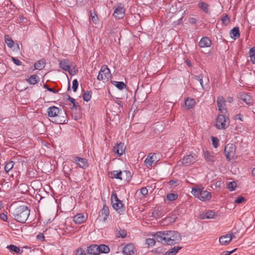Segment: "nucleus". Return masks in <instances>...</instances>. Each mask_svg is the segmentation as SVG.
Instances as JSON below:
<instances>
[{"label": "nucleus", "mask_w": 255, "mask_h": 255, "mask_svg": "<svg viewBox=\"0 0 255 255\" xmlns=\"http://www.w3.org/2000/svg\"><path fill=\"white\" fill-rule=\"evenodd\" d=\"M154 237L157 242L168 245H175L181 239L180 234L174 231L157 232Z\"/></svg>", "instance_id": "nucleus-1"}, {"label": "nucleus", "mask_w": 255, "mask_h": 255, "mask_svg": "<svg viewBox=\"0 0 255 255\" xmlns=\"http://www.w3.org/2000/svg\"><path fill=\"white\" fill-rule=\"evenodd\" d=\"M48 116L54 118V122L57 124H64L67 120L66 113L55 106H51L47 109Z\"/></svg>", "instance_id": "nucleus-2"}, {"label": "nucleus", "mask_w": 255, "mask_h": 255, "mask_svg": "<svg viewBox=\"0 0 255 255\" xmlns=\"http://www.w3.org/2000/svg\"><path fill=\"white\" fill-rule=\"evenodd\" d=\"M30 210L24 205L20 206L15 208L12 212L14 219L17 222L24 223L30 215Z\"/></svg>", "instance_id": "nucleus-3"}, {"label": "nucleus", "mask_w": 255, "mask_h": 255, "mask_svg": "<svg viewBox=\"0 0 255 255\" xmlns=\"http://www.w3.org/2000/svg\"><path fill=\"white\" fill-rule=\"evenodd\" d=\"M192 193L194 196L202 201H208L212 197L210 192L204 190L203 188L193 189Z\"/></svg>", "instance_id": "nucleus-4"}, {"label": "nucleus", "mask_w": 255, "mask_h": 255, "mask_svg": "<svg viewBox=\"0 0 255 255\" xmlns=\"http://www.w3.org/2000/svg\"><path fill=\"white\" fill-rule=\"evenodd\" d=\"M111 202L113 207L119 213L123 212L125 211L124 205L120 200L116 193H113L111 196Z\"/></svg>", "instance_id": "nucleus-5"}, {"label": "nucleus", "mask_w": 255, "mask_h": 255, "mask_svg": "<svg viewBox=\"0 0 255 255\" xmlns=\"http://www.w3.org/2000/svg\"><path fill=\"white\" fill-rule=\"evenodd\" d=\"M229 125V119L224 115H219L216 119V127L219 129H226Z\"/></svg>", "instance_id": "nucleus-6"}, {"label": "nucleus", "mask_w": 255, "mask_h": 255, "mask_svg": "<svg viewBox=\"0 0 255 255\" xmlns=\"http://www.w3.org/2000/svg\"><path fill=\"white\" fill-rule=\"evenodd\" d=\"M224 153L228 161L233 159L236 154V146L233 143H228L225 146Z\"/></svg>", "instance_id": "nucleus-7"}, {"label": "nucleus", "mask_w": 255, "mask_h": 255, "mask_svg": "<svg viewBox=\"0 0 255 255\" xmlns=\"http://www.w3.org/2000/svg\"><path fill=\"white\" fill-rule=\"evenodd\" d=\"M111 76V72L107 65H104L102 66L99 74L97 76V79L99 81L108 80Z\"/></svg>", "instance_id": "nucleus-8"}, {"label": "nucleus", "mask_w": 255, "mask_h": 255, "mask_svg": "<svg viewBox=\"0 0 255 255\" xmlns=\"http://www.w3.org/2000/svg\"><path fill=\"white\" fill-rule=\"evenodd\" d=\"M72 161L76 164L79 167L85 169L89 166L87 159L79 156L72 157Z\"/></svg>", "instance_id": "nucleus-9"}, {"label": "nucleus", "mask_w": 255, "mask_h": 255, "mask_svg": "<svg viewBox=\"0 0 255 255\" xmlns=\"http://www.w3.org/2000/svg\"><path fill=\"white\" fill-rule=\"evenodd\" d=\"M217 105L219 111L223 114L227 113V110L226 108V100L222 96H219L217 97Z\"/></svg>", "instance_id": "nucleus-10"}, {"label": "nucleus", "mask_w": 255, "mask_h": 255, "mask_svg": "<svg viewBox=\"0 0 255 255\" xmlns=\"http://www.w3.org/2000/svg\"><path fill=\"white\" fill-rule=\"evenodd\" d=\"M235 237V235L232 233L222 236L219 238L220 243L222 245L226 246L228 245Z\"/></svg>", "instance_id": "nucleus-11"}, {"label": "nucleus", "mask_w": 255, "mask_h": 255, "mask_svg": "<svg viewBox=\"0 0 255 255\" xmlns=\"http://www.w3.org/2000/svg\"><path fill=\"white\" fill-rule=\"evenodd\" d=\"M114 8L115 10L113 15L116 18L120 19L122 18L124 16L125 9L121 4H120L118 7H114Z\"/></svg>", "instance_id": "nucleus-12"}, {"label": "nucleus", "mask_w": 255, "mask_h": 255, "mask_svg": "<svg viewBox=\"0 0 255 255\" xmlns=\"http://www.w3.org/2000/svg\"><path fill=\"white\" fill-rule=\"evenodd\" d=\"M196 160V157L191 154H189L184 156L182 159V163L185 166H189L194 163Z\"/></svg>", "instance_id": "nucleus-13"}, {"label": "nucleus", "mask_w": 255, "mask_h": 255, "mask_svg": "<svg viewBox=\"0 0 255 255\" xmlns=\"http://www.w3.org/2000/svg\"><path fill=\"white\" fill-rule=\"evenodd\" d=\"M114 152L119 156L122 155L125 150V146L124 143L120 142L116 144L113 149Z\"/></svg>", "instance_id": "nucleus-14"}, {"label": "nucleus", "mask_w": 255, "mask_h": 255, "mask_svg": "<svg viewBox=\"0 0 255 255\" xmlns=\"http://www.w3.org/2000/svg\"><path fill=\"white\" fill-rule=\"evenodd\" d=\"M109 215V207L104 205L102 209L99 212V218H101L103 222H106L107 220V217Z\"/></svg>", "instance_id": "nucleus-15"}, {"label": "nucleus", "mask_w": 255, "mask_h": 255, "mask_svg": "<svg viewBox=\"0 0 255 255\" xmlns=\"http://www.w3.org/2000/svg\"><path fill=\"white\" fill-rule=\"evenodd\" d=\"M59 67L62 70L68 72L70 75H72L69 62L68 60L63 59L61 60L59 62Z\"/></svg>", "instance_id": "nucleus-16"}, {"label": "nucleus", "mask_w": 255, "mask_h": 255, "mask_svg": "<svg viewBox=\"0 0 255 255\" xmlns=\"http://www.w3.org/2000/svg\"><path fill=\"white\" fill-rule=\"evenodd\" d=\"M239 97L243 100L246 104L251 105L253 104V100L252 97L248 94L245 93H241L239 95Z\"/></svg>", "instance_id": "nucleus-17"}, {"label": "nucleus", "mask_w": 255, "mask_h": 255, "mask_svg": "<svg viewBox=\"0 0 255 255\" xmlns=\"http://www.w3.org/2000/svg\"><path fill=\"white\" fill-rule=\"evenodd\" d=\"M125 255H133L134 253V248L132 244H129L126 246L123 250Z\"/></svg>", "instance_id": "nucleus-18"}, {"label": "nucleus", "mask_w": 255, "mask_h": 255, "mask_svg": "<svg viewBox=\"0 0 255 255\" xmlns=\"http://www.w3.org/2000/svg\"><path fill=\"white\" fill-rule=\"evenodd\" d=\"M123 172L121 170H114L109 172L110 177L112 178H116L120 180H127L122 177Z\"/></svg>", "instance_id": "nucleus-19"}, {"label": "nucleus", "mask_w": 255, "mask_h": 255, "mask_svg": "<svg viewBox=\"0 0 255 255\" xmlns=\"http://www.w3.org/2000/svg\"><path fill=\"white\" fill-rule=\"evenodd\" d=\"M211 40L207 37H203L199 42V45L201 48L209 47L211 45Z\"/></svg>", "instance_id": "nucleus-20"}, {"label": "nucleus", "mask_w": 255, "mask_h": 255, "mask_svg": "<svg viewBox=\"0 0 255 255\" xmlns=\"http://www.w3.org/2000/svg\"><path fill=\"white\" fill-rule=\"evenodd\" d=\"M87 217L83 214L80 213L75 215L74 217V221L77 224H81L84 223L87 220Z\"/></svg>", "instance_id": "nucleus-21"}, {"label": "nucleus", "mask_w": 255, "mask_h": 255, "mask_svg": "<svg viewBox=\"0 0 255 255\" xmlns=\"http://www.w3.org/2000/svg\"><path fill=\"white\" fill-rule=\"evenodd\" d=\"M155 156V154L149 153L146 158L144 160V163L147 167L152 166L153 163L155 161V160L153 159Z\"/></svg>", "instance_id": "nucleus-22"}, {"label": "nucleus", "mask_w": 255, "mask_h": 255, "mask_svg": "<svg viewBox=\"0 0 255 255\" xmlns=\"http://www.w3.org/2000/svg\"><path fill=\"white\" fill-rule=\"evenodd\" d=\"M216 215L214 212L212 211H209L205 213H203L200 215V218L201 219H213Z\"/></svg>", "instance_id": "nucleus-23"}, {"label": "nucleus", "mask_w": 255, "mask_h": 255, "mask_svg": "<svg viewBox=\"0 0 255 255\" xmlns=\"http://www.w3.org/2000/svg\"><path fill=\"white\" fill-rule=\"evenodd\" d=\"M86 252L88 254L92 255H98V250L97 245H91L87 247Z\"/></svg>", "instance_id": "nucleus-24"}, {"label": "nucleus", "mask_w": 255, "mask_h": 255, "mask_svg": "<svg viewBox=\"0 0 255 255\" xmlns=\"http://www.w3.org/2000/svg\"><path fill=\"white\" fill-rule=\"evenodd\" d=\"M97 250H98V255L101 253L107 254L110 251L109 246L104 244L97 245Z\"/></svg>", "instance_id": "nucleus-25"}, {"label": "nucleus", "mask_w": 255, "mask_h": 255, "mask_svg": "<svg viewBox=\"0 0 255 255\" xmlns=\"http://www.w3.org/2000/svg\"><path fill=\"white\" fill-rule=\"evenodd\" d=\"M230 36L234 39L238 38L240 36L239 28L238 27H234L230 31Z\"/></svg>", "instance_id": "nucleus-26"}, {"label": "nucleus", "mask_w": 255, "mask_h": 255, "mask_svg": "<svg viewBox=\"0 0 255 255\" xmlns=\"http://www.w3.org/2000/svg\"><path fill=\"white\" fill-rule=\"evenodd\" d=\"M209 6L207 3L203 1H199L198 3V7L207 14L209 13Z\"/></svg>", "instance_id": "nucleus-27"}, {"label": "nucleus", "mask_w": 255, "mask_h": 255, "mask_svg": "<svg viewBox=\"0 0 255 255\" xmlns=\"http://www.w3.org/2000/svg\"><path fill=\"white\" fill-rule=\"evenodd\" d=\"M195 101L194 99L188 98L185 101V105L188 109H191L194 107Z\"/></svg>", "instance_id": "nucleus-28"}, {"label": "nucleus", "mask_w": 255, "mask_h": 255, "mask_svg": "<svg viewBox=\"0 0 255 255\" xmlns=\"http://www.w3.org/2000/svg\"><path fill=\"white\" fill-rule=\"evenodd\" d=\"M45 66V60L44 59H40L34 64V68L36 70H41Z\"/></svg>", "instance_id": "nucleus-29"}, {"label": "nucleus", "mask_w": 255, "mask_h": 255, "mask_svg": "<svg viewBox=\"0 0 255 255\" xmlns=\"http://www.w3.org/2000/svg\"><path fill=\"white\" fill-rule=\"evenodd\" d=\"M204 157L207 161L214 162L215 161V156L209 151H206L204 152Z\"/></svg>", "instance_id": "nucleus-30"}, {"label": "nucleus", "mask_w": 255, "mask_h": 255, "mask_svg": "<svg viewBox=\"0 0 255 255\" xmlns=\"http://www.w3.org/2000/svg\"><path fill=\"white\" fill-rule=\"evenodd\" d=\"M27 81L32 85H35L39 81V78L36 75H32L27 80Z\"/></svg>", "instance_id": "nucleus-31"}, {"label": "nucleus", "mask_w": 255, "mask_h": 255, "mask_svg": "<svg viewBox=\"0 0 255 255\" xmlns=\"http://www.w3.org/2000/svg\"><path fill=\"white\" fill-rule=\"evenodd\" d=\"M181 249V248L179 247H174L172 249L167 251L164 255H176L179 250Z\"/></svg>", "instance_id": "nucleus-32"}, {"label": "nucleus", "mask_w": 255, "mask_h": 255, "mask_svg": "<svg viewBox=\"0 0 255 255\" xmlns=\"http://www.w3.org/2000/svg\"><path fill=\"white\" fill-rule=\"evenodd\" d=\"M127 231L125 229L119 228L117 230L116 236L118 238H124L127 236Z\"/></svg>", "instance_id": "nucleus-33"}, {"label": "nucleus", "mask_w": 255, "mask_h": 255, "mask_svg": "<svg viewBox=\"0 0 255 255\" xmlns=\"http://www.w3.org/2000/svg\"><path fill=\"white\" fill-rule=\"evenodd\" d=\"M112 83L119 90H123L126 87V84L123 82L113 81Z\"/></svg>", "instance_id": "nucleus-34"}, {"label": "nucleus", "mask_w": 255, "mask_h": 255, "mask_svg": "<svg viewBox=\"0 0 255 255\" xmlns=\"http://www.w3.org/2000/svg\"><path fill=\"white\" fill-rule=\"evenodd\" d=\"M10 251L15 252L17 254H21L22 253V251H20V249L17 247V246L13 245H10L7 247Z\"/></svg>", "instance_id": "nucleus-35"}, {"label": "nucleus", "mask_w": 255, "mask_h": 255, "mask_svg": "<svg viewBox=\"0 0 255 255\" xmlns=\"http://www.w3.org/2000/svg\"><path fill=\"white\" fill-rule=\"evenodd\" d=\"M92 92L91 91L85 92L82 95L83 100L86 102L89 101L92 97Z\"/></svg>", "instance_id": "nucleus-36"}, {"label": "nucleus", "mask_w": 255, "mask_h": 255, "mask_svg": "<svg viewBox=\"0 0 255 255\" xmlns=\"http://www.w3.org/2000/svg\"><path fill=\"white\" fill-rule=\"evenodd\" d=\"M14 165V162L10 161L7 162L4 166V170L6 173H8L13 167Z\"/></svg>", "instance_id": "nucleus-37"}, {"label": "nucleus", "mask_w": 255, "mask_h": 255, "mask_svg": "<svg viewBox=\"0 0 255 255\" xmlns=\"http://www.w3.org/2000/svg\"><path fill=\"white\" fill-rule=\"evenodd\" d=\"M5 42L8 47L12 48L13 46L14 42L8 35L5 36Z\"/></svg>", "instance_id": "nucleus-38"}, {"label": "nucleus", "mask_w": 255, "mask_h": 255, "mask_svg": "<svg viewBox=\"0 0 255 255\" xmlns=\"http://www.w3.org/2000/svg\"><path fill=\"white\" fill-rule=\"evenodd\" d=\"M250 56L252 63L255 64V47H252L250 50Z\"/></svg>", "instance_id": "nucleus-39"}, {"label": "nucleus", "mask_w": 255, "mask_h": 255, "mask_svg": "<svg viewBox=\"0 0 255 255\" xmlns=\"http://www.w3.org/2000/svg\"><path fill=\"white\" fill-rule=\"evenodd\" d=\"M67 100L70 101L73 104V108L76 109L78 107H79L78 103L76 102V101L74 98L71 97L69 95H67Z\"/></svg>", "instance_id": "nucleus-40"}, {"label": "nucleus", "mask_w": 255, "mask_h": 255, "mask_svg": "<svg viewBox=\"0 0 255 255\" xmlns=\"http://www.w3.org/2000/svg\"><path fill=\"white\" fill-rule=\"evenodd\" d=\"M177 194L175 193H169L166 196L167 199L170 201H173L175 200L177 198Z\"/></svg>", "instance_id": "nucleus-41"}, {"label": "nucleus", "mask_w": 255, "mask_h": 255, "mask_svg": "<svg viewBox=\"0 0 255 255\" xmlns=\"http://www.w3.org/2000/svg\"><path fill=\"white\" fill-rule=\"evenodd\" d=\"M145 244L148 247H153L155 244V241L153 238H148L146 240Z\"/></svg>", "instance_id": "nucleus-42"}, {"label": "nucleus", "mask_w": 255, "mask_h": 255, "mask_svg": "<svg viewBox=\"0 0 255 255\" xmlns=\"http://www.w3.org/2000/svg\"><path fill=\"white\" fill-rule=\"evenodd\" d=\"M237 186V184L235 181L230 182L228 184V189L231 191H234Z\"/></svg>", "instance_id": "nucleus-43"}, {"label": "nucleus", "mask_w": 255, "mask_h": 255, "mask_svg": "<svg viewBox=\"0 0 255 255\" xmlns=\"http://www.w3.org/2000/svg\"><path fill=\"white\" fill-rule=\"evenodd\" d=\"M221 20L222 21L223 23L226 25H228L230 23V22L229 17L227 14L223 16L221 18Z\"/></svg>", "instance_id": "nucleus-44"}, {"label": "nucleus", "mask_w": 255, "mask_h": 255, "mask_svg": "<svg viewBox=\"0 0 255 255\" xmlns=\"http://www.w3.org/2000/svg\"><path fill=\"white\" fill-rule=\"evenodd\" d=\"M212 144L215 148H217L218 146L219 139L217 137L212 136L211 137Z\"/></svg>", "instance_id": "nucleus-45"}, {"label": "nucleus", "mask_w": 255, "mask_h": 255, "mask_svg": "<svg viewBox=\"0 0 255 255\" xmlns=\"http://www.w3.org/2000/svg\"><path fill=\"white\" fill-rule=\"evenodd\" d=\"M246 200L245 198L241 196H239L237 197V198L235 200V203L237 204H240L243 203L244 201H245Z\"/></svg>", "instance_id": "nucleus-46"}, {"label": "nucleus", "mask_w": 255, "mask_h": 255, "mask_svg": "<svg viewBox=\"0 0 255 255\" xmlns=\"http://www.w3.org/2000/svg\"><path fill=\"white\" fill-rule=\"evenodd\" d=\"M195 79L198 81L202 86V87L204 88L203 82V76L201 74L196 76L195 77Z\"/></svg>", "instance_id": "nucleus-47"}, {"label": "nucleus", "mask_w": 255, "mask_h": 255, "mask_svg": "<svg viewBox=\"0 0 255 255\" xmlns=\"http://www.w3.org/2000/svg\"><path fill=\"white\" fill-rule=\"evenodd\" d=\"M78 82L77 79H74L72 83V89L74 92H76L77 90L78 87Z\"/></svg>", "instance_id": "nucleus-48"}, {"label": "nucleus", "mask_w": 255, "mask_h": 255, "mask_svg": "<svg viewBox=\"0 0 255 255\" xmlns=\"http://www.w3.org/2000/svg\"><path fill=\"white\" fill-rule=\"evenodd\" d=\"M43 87H44V88L45 89H46L48 91L51 92H52V93H55H55H58V90H55V89H53V88H49V87H48V86L47 85H46V84L44 85V86H43Z\"/></svg>", "instance_id": "nucleus-49"}, {"label": "nucleus", "mask_w": 255, "mask_h": 255, "mask_svg": "<svg viewBox=\"0 0 255 255\" xmlns=\"http://www.w3.org/2000/svg\"><path fill=\"white\" fill-rule=\"evenodd\" d=\"M11 60L17 66H20L22 64V62L19 60L15 57H12Z\"/></svg>", "instance_id": "nucleus-50"}, {"label": "nucleus", "mask_w": 255, "mask_h": 255, "mask_svg": "<svg viewBox=\"0 0 255 255\" xmlns=\"http://www.w3.org/2000/svg\"><path fill=\"white\" fill-rule=\"evenodd\" d=\"M91 16L93 22H96L98 21V16L95 12L91 13Z\"/></svg>", "instance_id": "nucleus-51"}, {"label": "nucleus", "mask_w": 255, "mask_h": 255, "mask_svg": "<svg viewBox=\"0 0 255 255\" xmlns=\"http://www.w3.org/2000/svg\"><path fill=\"white\" fill-rule=\"evenodd\" d=\"M140 193L143 195L146 196L148 194V190L146 187H143L140 190Z\"/></svg>", "instance_id": "nucleus-52"}, {"label": "nucleus", "mask_w": 255, "mask_h": 255, "mask_svg": "<svg viewBox=\"0 0 255 255\" xmlns=\"http://www.w3.org/2000/svg\"><path fill=\"white\" fill-rule=\"evenodd\" d=\"M76 1L79 5L83 6L86 3L87 0H76Z\"/></svg>", "instance_id": "nucleus-53"}, {"label": "nucleus", "mask_w": 255, "mask_h": 255, "mask_svg": "<svg viewBox=\"0 0 255 255\" xmlns=\"http://www.w3.org/2000/svg\"><path fill=\"white\" fill-rule=\"evenodd\" d=\"M36 238L38 240H39L41 241H43L44 240V236L43 235V234H42V233L38 234Z\"/></svg>", "instance_id": "nucleus-54"}, {"label": "nucleus", "mask_w": 255, "mask_h": 255, "mask_svg": "<svg viewBox=\"0 0 255 255\" xmlns=\"http://www.w3.org/2000/svg\"><path fill=\"white\" fill-rule=\"evenodd\" d=\"M243 115L242 114L239 113L236 115L235 119L239 120L242 122L243 121Z\"/></svg>", "instance_id": "nucleus-55"}, {"label": "nucleus", "mask_w": 255, "mask_h": 255, "mask_svg": "<svg viewBox=\"0 0 255 255\" xmlns=\"http://www.w3.org/2000/svg\"><path fill=\"white\" fill-rule=\"evenodd\" d=\"M0 218L1 220H2L4 221H6L7 220V216L4 213H1L0 214Z\"/></svg>", "instance_id": "nucleus-56"}, {"label": "nucleus", "mask_w": 255, "mask_h": 255, "mask_svg": "<svg viewBox=\"0 0 255 255\" xmlns=\"http://www.w3.org/2000/svg\"><path fill=\"white\" fill-rule=\"evenodd\" d=\"M236 249H235L232 251H224L221 253V255H230L233 253Z\"/></svg>", "instance_id": "nucleus-57"}, {"label": "nucleus", "mask_w": 255, "mask_h": 255, "mask_svg": "<svg viewBox=\"0 0 255 255\" xmlns=\"http://www.w3.org/2000/svg\"><path fill=\"white\" fill-rule=\"evenodd\" d=\"M234 101V99L232 97H229L227 98V102H229L230 103L233 102Z\"/></svg>", "instance_id": "nucleus-58"}, {"label": "nucleus", "mask_w": 255, "mask_h": 255, "mask_svg": "<svg viewBox=\"0 0 255 255\" xmlns=\"http://www.w3.org/2000/svg\"><path fill=\"white\" fill-rule=\"evenodd\" d=\"M176 183V182L173 180H170L169 182V184L171 186H175Z\"/></svg>", "instance_id": "nucleus-59"}, {"label": "nucleus", "mask_w": 255, "mask_h": 255, "mask_svg": "<svg viewBox=\"0 0 255 255\" xmlns=\"http://www.w3.org/2000/svg\"><path fill=\"white\" fill-rule=\"evenodd\" d=\"M116 103L120 106H123L122 102L121 101H117Z\"/></svg>", "instance_id": "nucleus-60"}, {"label": "nucleus", "mask_w": 255, "mask_h": 255, "mask_svg": "<svg viewBox=\"0 0 255 255\" xmlns=\"http://www.w3.org/2000/svg\"><path fill=\"white\" fill-rule=\"evenodd\" d=\"M252 174L253 176H255V168L252 170Z\"/></svg>", "instance_id": "nucleus-61"}, {"label": "nucleus", "mask_w": 255, "mask_h": 255, "mask_svg": "<svg viewBox=\"0 0 255 255\" xmlns=\"http://www.w3.org/2000/svg\"><path fill=\"white\" fill-rule=\"evenodd\" d=\"M123 173H126V174H130V172L129 171H127V170L124 171Z\"/></svg>", "instance_id": "nucleus-62"}, {"label": "nucleus", "mask_w": 255, "mask_h": 255, "mask_svg": "<svg viewBox=\"0 0 255 255\" xmlns=\"http://www.w3.org/2000/svg\"><path fill=\"white\" fill-rule=\"evenodd\" d=\"M70 89V85H69V87L68 88V90H69Z\"/></svg>", "instance_id": "nucleus-63"}, {"label": "nucleus", "mask_w": 255, "mask_h": 255, "mask_svg": "<svg viewBox=\"0 0 255 255\" xmlns=\"http://www.w3.org/2000/svg\"><path fill=\"white\" fill-rule=\"evenodd\" d=\"M187 64H188V65H190V62H187Z\"/></svg>", "instance_id": "nucleus-64"}]
</instances>
